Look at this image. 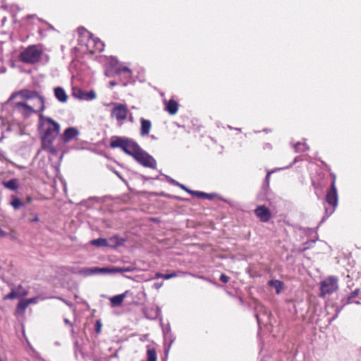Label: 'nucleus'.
<instances>
[{
	"mask_svg": "<svg viewBox=\"0 0 361 361\" xmlns=\"http://www.w3.org/2000/svg\"><path fill=\"white\" fill-rule=\"evenodd\" d=\"M105 75L107 77H114V79L109 81L111 87L119 84L126 86L133 81L132 71L114 59H109L106 64Z\"/></svg>",
	"mask_w": 361,
	"mask_h": 361,
	"instance_id": "obj_1",
	"label": "nucleus"
},
{
	"mask_svg": "<svg viewBox=\"0 0 361 361\" xmlns=\"http://www.w3.org/2000/svg\"><path fill=\"white\" fill-rule=\"evenodd\" d=\"M22 97L24 101H19L16 105L22 107L27 114L42 113L44 109L43 98L37 92H15L10 99Z\"/></svg>",
	"mask_w": 361,
	"mask_h": 361,
	"instance_id": "obj_2",
	"label": "nucleus"
},
{
	"mask_svg": "<svg viewBox=\"0 0 361 361\" xmlns=\"http://www.w3.org/2000/svg\"><path fill=\"white\" fill-rule=\"evenodd\" d=\"M39 127L44 132L43 142L51 143L59 135L60 132V125L52 118L44 116L39 114Z\"/></svg>",
	"mask_w": 361,
	"mask_h": 361,
	"instance_id": "obj_3",
	"label": "nucleus"
},
{
	"mask_svg": "<svg viewBox=\"0 0 361 361\" xmlns=\"http://www.w3.org/2000/svg\"><path fill=\"white\" fill-rule=\"evenodd\" d=\"M79 41L84 53L94 54L102 52L104 49V44L89 32H85Z\"/></svg>",
	"mask_w": 361,
	"mask_h": 361,
	"instance_id": "obj_4",
	"label": "nucleus"
},
{
	"mask_svg": "<svg viewBox=\"0 0 361 361\" xmlns=\"http://www.w3.org/2000/svg\"><path fill=\"white\" fill-rule=\"evenodd\" d=\"M110 147L111 148H120L126 154L133 157L141 148L133 140L123 137H114L110 142Z\"/></svg>",
	"mask_w": 361,
	"mask_h": 361,
	"instance_id": "obj_5",
	"label": "nucleus"
},
{
	"mask_svg": "<svg viewBox=\"0 0 361 361\" xmlns=\"http://www.w3.org/2000/svg\"><path fill=\"white\" fill-rule=\"evenodd\" d=\"M43 51L37 45H30L19 54V60L26 64H35L41 61Z\"/></svg>",
	"mask_w": 361,
	"mask_h": 361,
	"instance_id": "obj_6",
	"label": "nucleus"
},
{
	"mask_svg": "<svg viewBox=\"0 0 361 361\" xmlns=\"http://www.w3.org/2000/svg\"><path fill=\"white\" fill-rule=\"evenodd\" d=\"M325 200L326 203L332 207V208L331 209L325 207V213L326 215V218H327L334 212L338 205V193L336 187L335 177L334 178V180L331 184V187L326 195ZM324 220L325 216L322 219V222L324 221Z\"/></svg>",
	"mask_w": 361,
	"mask_h": 361,
	"instance_id": "obj_7",
	"label": "nucleus"
},
{
	"mask_svg": "<svg viewBox=\"0 0 361 361\" xmlns=\"http://www.w3.org/2000/svg\"><path fill=\"white\" fill-rule=\"evenodd\" d=\"M137 163L144 167L155 169L157 166V161L152 156L149 154L144 149L140 148L137 152L135 156L133 157Z\"/></svg>",
	"mask_w": 361,
	"mask_h": 361,
	"instance_id": "obj_8",
	"label": "nucleus"
},
{
	"mask_svg": "<svg viewBox=\"0 0 361 361\" xmlns=\"http://www.w3.org/2000/svg\"><path fill=\"white\" fill-rule=\"evenodd\" d=\"M338 288V278L336 276H329L321 282L320 290L321 296L332 294Z\"/></svg>",
	"mask_w": 361,
	"mask_h": 361,
	"instance_id": "obj_9",
	"label": "nucleus"
},
{
	"mask_svg": "<svg viewBox=\"0 0 361 361\" xmlns=\"http://www.w3.org/2000/svg\"><path fill=\"white\" fill-rule=\"evenodd\" d=\"M255 215L262 222H267L271 217L269 209L265 206H259L254 211Z\"/></svg>",
	"mask_w": 361,
	"mask_h": 361,
	"instance_id": "obj_10",
	"label": "nucleus"
},
{
	"mask_svg": "<svg viewBox=\"0 0 361 361\" xmlns=\"http://www.w3.org/2000/svg\"><path fill=\"white\" fill-rule=\"evenodd\" d=\"M111 115L118 121H123L127 117V109L122 104H118L113 109Z\"/></svg>",
	"mask_w": 361,
	"mask_h": 361,
	"instance_id": "obj_11",
	"label": "nucleus"
},
{
	"mask_svg": "<svg viewBox=\"0 0 361 361\" xmlns=\"http://www.w3.org/2000/svg\"><path fill=\"white\" fill-rule=\"evenodd\" d=\"M163 100L165 105V110L171 115L176 114L178 110V102L173 97L171 98L169 100H166V99Z\"/></svg>",
	"mask_w": 361,
	"mask_h": 361,
	"instance_id": "obj_12",
	"label": "nucleus"
},
{
	"mask_svg": "<svg viewBox=\"0 0 361 361\" xmlns=\"http://www.w3.org/2000/svg\"><path fill=\"white\" fill-rule=\"evenodd\" d=\"M73 96L79 100L91 101L97 97L95 92H72Z\"/></svg>",
	"mask_w": 361,
	"mask_h": 361,
	"instance_id": "obj_13",
	"label": "nucleus"
},
{
	"mask_svg": "<svg viewBox=\"0 0 361 361\" xmlns=\"http://www.w3.org/2000/svg\"><path fill=\"white\" fill-rule=\"evenodd\" d=\"M78 133L79 132L75 128H68L63 134V140L64 142H68L75 138Z\"/></svg>",
	"mask_w": 361,
	"mask_h": 361,
	"instance_id": "obj_14",
	"label": "nucleus"
},
{
	"mask_svg": "<svg viewBox=\"0 0 361 361\" xmlns=\"http://www.w3.org/2000/svg\"><path fill=\"white\" fill-rule=\"evenodd\" d=\"M125 240L118 235L112 236L107 239L108 247L116 248L123 244Z\"/></svg>",
	"mask_w": 361,
	"mask_h": 361,
	"instance_id": "obj_15",
	"label": "nucleus"
},
{
	"mask_svg": "<svg viewBox=\"0 0 361 361\" xmlns=\"http://www.w3.org/2000/svg\"><path fill=\"white\" fill-rule=\"evenodd\" d=\"M141 128H140V135L142 136H146L149 133V131L152 128V123L149 120H147L144 118H140Z\"/></svg>",
	"mask_w": 361,
	"mask_h": 361,
	"instance_id": "obj_16",
	"label": "nucleus"
},
{
	"mask_svg": "<svg viewBox=\"0 0 361 361\" xmlns=\"http://www.w3.org/2000/svg\"><path fill=\"white\" fill-rule=\"evenodd\" d=\"M2 185L5 188L12 191L17 190L20 187L19 181L16 178H13L8 181H3Z\"/></svg>",
	"mask_w": 361,
	"mask_h": 361,
	"instance_id": "obj_17",
	"label": "nucleus"
},
{
	"mask_svg": "<svg viewBox=\"0 0 361 361\" xmlns=\"http://www.w3.org/2000/svg\"><path fill=\"white\" fill-rule=\"evenodd\" d=\"M126 296V292L122 294L116 295L110 298V302L112 307L120 306Z\"/></svg>",
	"mask_w": 361,
	"mask_h": 361,
	"instance_id": "obj_18",
	"label": "nucleus"
},
{
	"mask_svg": "<svg viewBox=\"0 0 361 361\" xmlns=\"http://www.w3.org/2000/svg\"><path fill=\"white\" fill-rule=\"evenodd\" d=\"M27 290H23L21 293V292H17V291H16V290L12 289L9 294H8L4 297V300H13V299H15L16 298H19L21 296H25V295H27Z\"/></svg>",
	"mask_w": 361,
	"mask_h": 361,
	"instance_id": "obj_19",
	"label": "nucleus"
},
{
	"mask_svg": "<svg viewBox=\"0 0 361 361\" xmlns=\"http://www.w3.org/2000/svg\"><path fill=\"white\" fill-rule=\"evenodd\" d=\"M157 354L154 348L147 346V361H157Z\"/></svg>",
	"mask_w": 361,
	"mask_h": 361,
	"instance_id": "obj_20",
	"label": "nucleus"
},
{
	"mask_svg": "<svg viewBox=\"0 0 361 361\" xmlns=\"http://www.w3.org/2000/svg\"><path fill=\"white\" fill-rule=\"evenodd\" d=\"M90 243V245L95 246V247H108L107 239L104 238H99L92 240Z\"/></svg>",
	"mask_w": 361,
	"mask_h": 361,
	"instance_id": "obj_21",
	"label": "nucleus"
},
{
	"mask_svg": "<svg viewBox=\"0 0 361 361\" xmlns=\"http://www.w3.org/2000/svg\"><path fill=\"white\" fill-rule=\"evenodd\" d=\"M269 285L275 288L277 294H279L283 288V283L279 280H271L269 281Z\"/></svg>",
	"mask_w": 361,
	"mask_h": 361,
	"instance_id": "obj_22",
	"label": "nucleus"
},
{
	"mask_svg": "<svg viewBox=\"0 0 361 361\" xmlns=\"http://www.w3.org/2000/svg\"><path fill=\"white\" fill-rule=\"evenodd\" d=\"M10 204L16 210L24 207V203L18 197L14 195L11 196V201Z\"/></svg>",
	"mask_w": 361,
	"mask_h": 361,
	"instance_id": "obj_23",
	"label": "nucleus"
},
{
	"mask_svg": "<svg viewBox=\"0 0 361 361\" xmlns=\"http://www.w3.org/2000/svg\"><path fill=\"white\" fill-rule=\"evenodd\" d=\"M189 193L192 195H194L199 198H204V199H209L211 200L213 196H214V194H209L204 192H200V191H189Z\"/></svg>",
	"mask_w": 361,
	"mask_h": 361,
	"instance_id": "obj_24",
	"label": "nucleus"
},
{
	"mask_svg": "<svg viewBox=\"0 0 361 361\" xmlns=\"http://www.w3.org/2000/svg\"><path fill=\"white\" fill-rule=\"evenodd\" d=\"M95 274H114V267L113 268H107V267H94Z\"/></svg>",
	"mask_w": 361,
	"mask_h": 361,
	"instance_id": "obj_25",
	"label": "nucleus"
},
{
	"mask_svg": "<svg viewBox=\"0 0 361 361\" xmlns=\"http://www.w3.org/2000/svg\"><path fill=\"white\" fill-rule=\"evenodd\" d=\"M295 152H305L308 149V147L305 142H298L294 145Z\"/></svg>",
	"mask_w": 361,
	"mask_h": 361,
	"instance_id": "obj_26",
	"label": "nucleus"
},
{
	"mask_svg": "<svg viewBox=\"0 0 361 361\" xmlns=\"http://www.w3.org/2000/svg\"><path fill=\"white\" fill-rule=\"evenodd\" d=\"M185 274H187V273L183 272V271L172 272L171 274H164L163 279L165 280H168V279H172L174 277H177V276H183Z\"/></svg>",
	"mask_w": 361,
	"mask_h": 361,
	"instance_id": "obj_27",
	"label": "nucleus"
},
{
	"mask_svg": "<svg viewBox=\"0 0 361 361\" xmlns=\"http://www.w3.org/2000/svg\"><path fill=\"white\" fill-rule=\"evenodd\" d=\"M79 274L84 276L95 275L94 267L92 268H84L78 271Z\"/></svg>",
	"mask_w": 361,
	"mask_h": 361,
	"instance_id": "obj_28",
	"label": "nucleus"
},
{
	"mask_svg": "<svg viewBox=\"0 0 361 361\" xmlns=\"http://www.w3.org/2000/svg\"><path fill=\"white\" fill-rule=\"evenodd\" d=\"M55 97L61 102H66L67 100V95L66 92H54Z\"/></svg>",
	"mask_w": 361,
	"mask_h": 361,
	"instance_id": "obj_29",
	"label": "nucleus"
},
{
	"mask_svg": "<svg viewBox=\"0 0 361 361\" xmlns=\"http://www.w3.org/2000/svg\"><path fill=\"white\" fill-rule=\"evenodd\" d=\"M35 20H38L36 15H28L23 19V21L27 25H32L35 24Z\"/></svg>",
	"mask_w": 361,
	"mask_h": 361,
	"instance_id": "obj_30",
	"label": "nucleus"
},
{
	"mask_svg": "<svg viewBox=\"0 0 361 361\" xmlns=\"http://www.w3.org/2000/svg\"><path fill=\"white\" fill-rule=\"evenodd\" d=\"M28 305L26 303V301L21 300L17 306V312H24L25 309L27 307Z\"/></svg>",
	"mask_w": 361,
	"mask_h": 361,
	"instance_id": "obj_31",
	"label": "nucleus"
},
{
	"mask_svg": "<svg viewBox=\"0 0 361 361\" xmlns=\"http://www.w3.org/2000/svg\"><path fill=\"white\" fill-rule=\"evenodd\" d=\"M134 269L133 267H114V271L115 273H122V272H130L133 270Z\"/></svg>",
	"mask_w": 361,
	"mask_h": 361,
	"instance_id": "obj_32",
	"label": "nucleus"
},
{
	"mask_svg": "<svg viewBox=\"0 0 361 361\" xmlns=\"http://www.w3.org/2000/svg\"><path fill=\"white\" fill-rule=\"evenodd\" d=\"M359 288H356L355 290H353L348 297V303L351 302L352 300L359 295Z\"/></svg>",
	"mask_w": 361,
	"mask_h": 361,
	"instance_id": "obj_33",
	"label": "nucleus"
},
{
	"mask_svg": "<svg viewBox=\"0 0 361 361\" xmlns=\"http://www.w3.org/2000/svg\"><path fill=\"white\" fill-rule=\"evenodd\" d=\"M220 280L223 282V283H227L229 280V277L227 276L226 275H225L224 274H221V276H220Z\"/></svg>",
	"mask_w": 361,
	"mask_h": 361,
	"instance_id": "obj_34",
	"label": "nucleus"
},
{
	"mask_svg": "<svg viewBox=\"0 0 361 361\" xmlns=\"http://www.w3.org/2000/svg\"><path fill=\"white\" fill-rule=\"evenodd\" d=\"M25 300L26 301V303L29 305L30 304L37 302V298H32Z\"/></svg>",
	"mask_w": 361,
	"mask_h": 361,
	"instance_id": "obj_35",
	"label": "nucleus"
},
{
	"mask_svg": "<svg viewBox=\"0 0 361 361\" xmlns=\"http://www.w3.org/2000/svg\"><path fill=\"white\" fill-rule=\"evenodd\" d=\"M166 179L170 182L172 184H173L174 185H177L178 186L179 185V183L177 182L176 180L172 179L171 178L169 177V176H166Z\"/></svg>",
	"mask_w": 361,
	"mask_h": 361,
	"instance_id": "obj_36",
	"label": "nucleus"
},
{
	"mask_svg": "<svg viewBox=\"0 0 361 361\" xmlns=\"http://www.w3.org/2000/svg\"><path fill=\"white\" fill-rule=\"evenodd\" d=\"M178 187H180L181 189H183V190H185V191H186V192H188V193H189V191H192L191 190H190V189L187 188L185 187V185H183V184L180 183H179Z\"/></svg>",
	"mask_w": 361,
	"mask_h": 361,
	"instance_id": "obj_37",
	"label": "nucleus"
},
{
	"mask_svg": "<svg viewBox=\"0 0 361 361\" xmlns=\"http://www.w3.org/2000/svg\"><path fill=\"white\" fill-rule=\"evenodd\" d=\"M8 233L0 228V237H6Z\"/></svg>",
	"mask_w": 361,
	"mask_h": 361,
	"instance_id": "obj_38",
	"label": "nucleus"
},
{
	"mask_svg": "<svg viewBox=\"0 0 361 361\" xmlns=\"http://www.w3.org/2000/svg\"><path fill=\"white\" fill-rule=\"evenodd\" d=\"M256 318L257 320L258 325L260 326L261 324H262V319L259 317L258 314H256Z\"/></svg>",
	"mask_w": 361,
	"mask_h": 361,
	"instance_id": "obj_39",
	"label": "nucleus"
},
{
	"mask_svg": "<svg viewBox=\"0 0 361 361\" xmlns=\"http://www.w3.org/2000/svg\"><path fill=\"white\" fill-rule=\"evenodd\" d=\"M163 276H164V274H161V273H159V272H157L155 274V278L156 279H159V278L163 279Z\"/></svg>",
	"mask_w": 361,
	"mask_h": 361,
	"instance_id": "obj_40",
	"label": "nucleus"
},
{
	"mask_svg": "<svg viewBox=\"0 0 361 361\" xmlns=\"http://www.w3.org/2000/svg\"><path fill=\"white\" fill-rule=\"evenodd\" d=\"M39 221V218L37 215H35V217L30 220V222H37Z\"/></svg>",
	"mask_w": 361,
	"mask_h": 361,
	"instance_id": "obj_41",
	"label": "nucleus"
},
{
	"mask_svg": "<svg viewBox=\"0 0 361 361\" xmlns=\"http://www.w3.org/2000/svg\"><path fill=\"white\" fill-rule=\"evenodd\" d=\"M160 310L159 307H156L155 309V314H154V317H157L159 314H160Z\"/></svg>",
	"mask_w": 361,
	"mask_h": 361,
	"instance_id": "obj_42",
	"label": "nucleus"
},
{
	"mask_svg": "<svg viewBox=\"0 0 361 361\" xmlns=\"http://www.w3.org/2000/svg\"><path fill=\"white\" fill-rule=\"evenodd\" d=\"M23 290H25L23 289V287L21 286H19L16 291L22 293Z\"/></svg>",
	"mask_w": 361,
	"mask_h": 361,
	"instance_id": "obj_43",
	"label": "nucleus"
},
{
	"mask_svg": "<svg viewBox=\"0 0 361 361\" xmlns=\"http://www.w3.org/2000/svg\"><path fill=\"white\" fill-rule=\"evenodd\" d=\"M97 331L99 332L100 331L101 324H100L99 322H97Z\"/></svg>",
	"mask_w": 361,
	"mask_h": 361,
	"instance_id": "obj_44",
	"label": "nucleus"
},
{
	"mask_svg": "<svg viewBox=\"0 0 361 361\" xmlns=\"http://www.w3.org/2000/svg\"><path fill=\"white\" fill-rule=\"evenodd\" d=\"M64 322H65L66 324H71V322H70L69 319H64Z\"/></svg>",
	"mask_w": 361,
	"mask_h": 361,
	"instance_id": "obj_45",
	"label": "nucleus"
},
{
	"mask_svg": "<svg viewBox=\"0 0 361 361\" xmlns=\"http://www.w3.org/2000/svg\"><path fill=\"white\" fill-rule=\"evenodd\" d=\"M54 90L58 91V90H63L61 87H58L54 89Z\"/></svg>",
	"mask_w": 361,
	"mask_h": 361,
	"instance_id": "obj_46",
	"label": "nucleus"
},
{
	"mask_svg": "<svg viewBox=\"0 0 361 361\" xmlns=\"http://www.w3.org/2000/svg\"><path fill=\"white\" fill-rule=\"evenodd\" d=\"M154 286H155V287H156L157 288H160V287H161V284H157V283H156V284H154Z\"/></svg>",
	"mask_w": 361,
	"mask_h": 361,
	"instance_id": "obj_47",
	"label": "nucleus"
},
{
	"mask_svg": "<svg viewBox=\"0 0 361 361\" xmlns=\"http://www.w3.org/2000/svg\"><path fill=\"white\" fill-rule=\"evenodd\" d=\"M271 173H268L267 176H266V179L268 180L269 178V176H270Z\"/></svg>",
	"mask_w": 361,
	"mask_h": 361,
	"instance_id": "obj_48",
	"label": "nucleus"
},
{
	"mask_svg": "<svg viewBox=\"0 0 361 361\" xmlns=\"http://www.w3.org/2000/svg\"><path fill=\"white\" fill-rule=\"evenodd\" d=\"M68 270L73 273L75 272L73 268H69Z\"/></svg>",
	"mask_w": 361,
	"mask_h": 361,
	"instance_id": "obj_49",
	"label": "nucleus"
},
{
	"mask_svg": "<svg viewBox=\"0 0 361 361\" xmlns=\"http://www.w3.org/2000/svg\"><path fill=\"white\" fill-rule=\"evenodd\" d=\"M63 301L66 304H67L68 305L71 306V304H69V302H66V301H65L64 300H63Z\"/></svg>",
	"mask_w": 361,
	"mask_h": 361,
	"instance_id": "obj_50",
	"label": "nucleus"
},
{
	"mask_svg": "<svg viewBox=\"0 0 361 361\" xmlns=\"http://www.w3.org/2000/svg\"><path fill=\"white\" fill-rule=\"evenodd\" d=\"M237 131H241L240 128H235Z\"/></svg>",
	"mask_w": 361,
	"mask_h": 361,
	"instance_id": "obj_51",
	"label": "nucleus"
},
{
	"mask_svg": "<svg viewBox=\"0 0 361 361\" xmlns=\"http://www.w3.org/2000/svg\"><path fill=\"white\" fill-rule=\"evenodd\" d=\"M117 175L119 177V178H121V179H122L123 180V179L121 178V176L119 174L117 173Z\"/></svg>",
	"mask_w": 361,
	"mask_h": 361,
	"instance_id": "obj_52",
	"label": "nucleus"
},
{
	"mask_svg": "<svg viewBox=\"0 0 361 361\" xmlns=\"http://www.w3.org/2000/svg\"><path fill=\"white\" fill-rule=\"evenodd\" d=\"M228 128L229 129H233V128H232L231 126H228Z\"/></svg>",
	"mask_w": 361,
	"mask_h": 361,
	"instance_id": "obj_53",
	"label": "nucleus"
},
{
	"mask_svg": "<svg viewBox=\"0 0 361 361\" xmlns=\"http://www.w3.org/2000/svg\"><path fill=\"white\" fill-rule=\"evenodd\" d=\"M73 90V91H75V90H78V89H76V88H73V90Z\"/></svg>",
	"mask_w": 361,
	"mask_h": 361,
	"instance_id": "obj_54",
	"label": "nucleus"
},
{
	"mask_svg": "<svg viewBox=\"0 0 361 361\" xmlns=\"http://www.w3.org/2000/svg\"><path fill=\"white\" fill-rule=\"evenodd\" d=\"M0 361H2L1 358H0Z\"/></svg>",
	"mask_w": 361,
	"mask_h": 361,
	"instance_id": "obj_55",
	"label": "nucleus"
}]
</instances>
